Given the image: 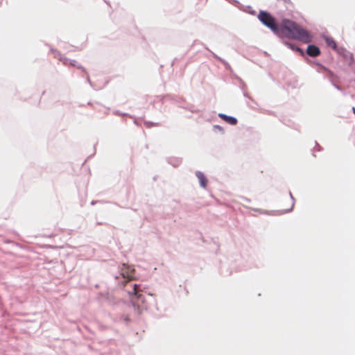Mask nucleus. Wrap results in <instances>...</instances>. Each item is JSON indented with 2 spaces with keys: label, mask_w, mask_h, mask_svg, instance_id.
Listing matches in <instances>:
<instances>
[{
  "label": "nucleus",
  "mask_w": 355,
  "mask_h": 355,
  "mask_svg": "<svg viewBox=\"0 0 355 355\" xmlns=\"http://www.w3.org/2000/svg\"><path fill=\"white\" fill-rule=\"evenodd\" d=\"M259 19L277 34L282 33L288 38L299 40L304 43H309L312 40V36L309 31L293 21L284 19L280 26H278L274 17L266 11L259 12Z\"/></svg>",
  "instance_id": "obj_1"
},
{
  "label": "nucleus",
  "mask_w": 355,
  "mask_h": 355,
  "mask_svg": "<svg viewBox=\"0 0 355 355\" xmlns=\"http://www.w3.org/2000/svg\"><path fill=\"white\" fill-rule=\"evenodd\" d=\"M134 271V269H131L126 266L125 264H123V267L121 268V275L123 278H126L128 279V281H130L133 278Z\"/></svg>",
  "instance_id": "obj_2"
},
{
  "label": "nucleus",
  "mask_w": 355,
  "mask_h": 355,
  "mask_svg": "<svg viewBox=\"0 0 355 355\" xmlns=\"http://www.w3.org/2000/svg\"><path fill=\"white\" fill-rule=\"evenodd\" d=\"M306 53L310 56L317 57L320 54V49L315 45H309Z\"/></svg>",
  "instance_id": "obj_3"
},
{
  "label": "nucleus",
  "mask_w": 355,
  "mask_h": 355,
  "mask_svg": "<svg viewBox=\"0 0 355 355\" xmlns=\"http://www.w3.org/2000/svg\"><path fill=\"white\" fill-rule=\"evenodd\" d=\"M218 116H220V118H221L225 121H226L227 123H228L231 125H236L237 123V119L234 117L229 116L224 114H219Z\"/></svg>",
  "instance_id": "obj_4"
},
{
  "label": "nucleus",
  "mask_w": 355,
  "mask_h": 355,
  "mask_svg": "<svg viewBox=\"0 0 355 355\" xmlns=\"http://www.w3.org/2000/svg\"><path fill=\"white\" fill-rule=\"evenodd\" d=\"M196 176L200 181V185L203 188H205L207 186V179L204 175V174L200 171H198V172H196Z\"/></svg>",
  "instance_id": "obj_5"
},
{
  "label": "nucleus",
  "mask_w": 355,
  "mask_h": 355,
  "mask_svg": "<svg viewBox=\"0 0 355 355\" xmlns=\"http://www.w3.org/2000/svg\"><path fill=\"white\" fill-rule=\"evenodd\" d=\"M326 42L329 46L331 47L334 50L336 49L337 44H336V42L334 40V39L327 37L326 39Z\"/></svg>",
  "instance_id": "obj_6"
},
{
  "label": "nucleus",
  "mask_w": 355,
  "mask_h": 355,
  "mask_svg": "<svg viewBox=\"0 0 355 355\" xmlns=\"http://www.w3.org/2000/svg\"><path fill=\"white\" fill-rule=\"evenodd\" d=\"M134 295H137L138 297H139L141 296V295H139L138 293V291H137V284H135L134 285V288H133V293H132Z\"/></svg>",
  "instance_id": "obj_7"
},
{
  "label": "nucleus",
  "mask_w": 355,
  "mask_h": 355,
  "mask_svg": "<svg viewBox=\"0 0 355 355\" xmlns=\"http://www.w3.org/2000/svg\"><path fill=\"white\" fill-rule=\"evenodd\" d=\"M352 111H353V112H354V114H355V107H352Z\"/></svg>",
  "instance_id": "obj_8"
},
{
  "label": "nucleus",
  "mask_w": 355,
  "mask_h": 355,
  "mask_svg": "<svg viewBox=\"0 0 355 355\" xmlns=\"http://www.w3.org/2000/svg\"><path fill=\"white\" fill-rule=\"evenodd\" d=\"M297 51H300L301 53H302V50H301L300 49L297 48Z\"/></svg>",
  "instance_id": "obj_9"
}]
</instances>
